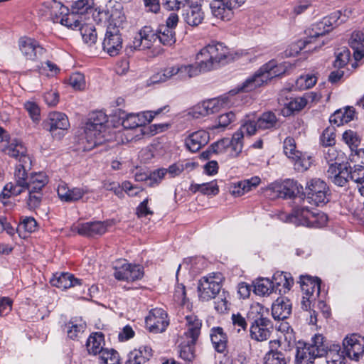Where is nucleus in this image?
I'll use <instances>...</instances> for the list:
<instances>
[{
    "label": "nucleus",
    "instance_id": "44",
    "mask_svg": "<svg viewBox=\"0 0 364 364\" xmlns=\"http://www.w3.org/2000/svg\"><path fill=\"white\" fill-rule=\"evenodd\" d=\"M85 328V323L77 318H71L65 325L68 336L71 339L77 338L84 332Z\"/></svg>",
    "mask_w": 364,
    "mask_h": 364
},
{
    "label": "nucleus",
    "instance_id": "9",
    "mask_svg": "<svg viewBox=\"0 0 364 364\" xmlns=\"http://www.w3.org/2000/svg\"><path fill=\"white\" fill-rule=\"evenodd\" d=\"M328 201L327 184L319 178H314L307 183L304 191L303 203L316 206L323 205Z\"/></svg>",
    "mask_w": 364,
    "mask_h": 364
},
{
    "label": "nucleus",
    "instance_id": "36",
    "mask_svg": "<svg viewBox=\"0 0 364 364\" xmlns=\"http://www.w3.org/2000/svg\"><path fill=\"white\" fill-rule=\"evenodd\" d=\"M152 356V350L149 346H141L134 349L128 355L125 364H144Z\"/></svg>",
    "mask_w": 364,
    "mask_h": 364
},
{
    "label": "nucleus",
    "instance_id": "55",
    "mask_svg": "<svg viewBox=\"0 0 364 364\" xmlns=\"http://www.w3.org/2000/svg\"><path fill=\"white\" fill-rule=\"evenodd\" d=\"M316 82V78L314 75H306L298 77L295 82V86L298 90H306L312 87Z\"/></svg>",
    "mask_w": 364,
    "mask_h": 364
},
{
    "label": "nucleus",
    "instance_id": "35",
    "mask_svg": "<svg viewBox=\"0 0 364 364\" xmlns=\"http://www.w3.org/2000/svg\"><path fill=\"white\" fill-rule=\"evenodd\" d=\"M176 70V78L179 80H188L192 77L197 76L200 72V62L198 61V65L193 64H177L175 65Z\"/></svg>",
    "mask_w": 364,
    "mask_h": 364
},
{
    "label": "nucleus",
    "instance_id": "33",
    "mask_svg": "<svg viewBox=\"0 0 364 364\" xmlns=\"http://www.w3.org/2000/svg\"><path fill=\"white\" fill-rule=\"evenodd\" d=\"M59 198L65 202H73L79 200L85 194V191L80 188L70 189L66 183L61 182L57 189Z\"/></svg>",
    "mask_w": 364,
    "mask_h": 364
},
{
    "label": "nucleus",
    "instance_id": "29",
    "mask_svg": "<svg viewBox=\"0 0 364 364\" xmlns=\"http://www.w3.org/2000/svg\"><path fill=\"white\" fill-rule=\"evenodd\" d=\"M50 284L59 289H67L68 288L80 285V280L75 278L73 274L68 272L56 273L50 279Z\"/></svg>",
    "mask_w": 364,
    "mask_h": 364
},
{
    "label": "nucleus",
    "instance_id": "38",
    "mask_svg": "<svg viewBox=\"0 0 364 364\" xmlns=\"http://www.w3.org/2000/svg\"><path fill=\"white\" fill-rule=\"evenodd\" d=\"M93 357L94 361L99 364L121 363L119 354L114 349L101 348V350Z\"/></svg>",
    "mask_w": 364,
    "mask_h": 364
},
{
    "label": "nucleus",
    "instance_id": "1",
    "mask_svg": "<svg viewBox=\"0 0 364 364\" xmlns=\"http://www.w3.org/2000/svg\"><path fill=\"white\" fill-rule=\"evenodd\" d=\"M31 168L15 169L14 181L6 184L2 195L4 198L18 196L24 190L28 191H42L48 182L45 173H32L29 176L27 171Z\"/></svg>",
    "mask_w": 364,
    "mask_h": 364
},
{
    "label": "nucleus",
    "instance_id": "62",
    "mask_svg": "<svg viewBox=\"0 0 364 364\" xmlns=\"http://www.w3.org/2000/svg\"><path fill=\"white\" fill-rule=\"evenodd\" d=\"M18 229L23 230L28 232H35L37 229V222L33 218L26 217L18 225Z\"/></svg>",
    "mask_w": 364,
    "mask_h": 364
},
{
    "label": "nucleus",
    "instance_id": "58",
    "mask_svg": "<svg viewBox=\"0 0 364 364\" xmlns=\"http://www.w3.org/2000/svg\"><path fill=\"white\" fill-rule=\"evenodd\" d=\"M350 60V52L346 48H343L336 53L334 66L336 68L344 67Z\"/></svg>",
    "mask_w": 364,
    "mask_h": 364
},
{
    "label": "nucleus",
    "instance_id": "52",
    "mask_svg": "<svg viewBox=\"0 0 364 364\" xmlns=\"http://www.w3.org/2000/svg\"><path fill=\"white\" fill-rule=\"evenodd\" d=\"M303 49L306 50V52H311L316 50L314 49L312 46V41L311 40L299 41L296 43H292L289 46V50H287V55H294L301 52Z\"/></svg>",
    "mask_w": 364,
    "mask_h": 364
},
{
    "label": "nucleus",
    "instance_id": "20",
    "mask_svg": "<svg viewBox=\"0 0 364 364\" xmlns=\"http://www.w3.org/2000/svg\"><path fill=\"white\" fill-rule=\"evenodd\" d=\"M158 40L156 31L150 26L143 27L136 35L132 42L134 50H144L150 48Z\"/></svg>",
    "mask_w": 364,
    "mask_h": 364
},
{
    "label": "nucleus",
    "instance_id": "48",
    "mask_svg": "<svg viewBox=\"0 0 364 364\" xmlns=\"http://www.w3.org/2000/svg\"><path fill=\"white\" fill-rule=\"evenodd\" d=\"M72 10L76 16L85 22L90 18L89 11L91 10V5L89 4V0H78L72 6Z\"/></svg>",
    "mask_w": 364,
    "mask_h": 364
},
{
    "label": "nucleus",
    "instance_id": "56",
    "mask_svg": "<svg viewBox=\"0 0 364 364\" xmlns=\"http://www.w3.org/2000/svg\"><path fill=\"white\" fill-rule=\"evenodd\" d=\"M92 18L96 22L98 26H107L109 24V21L110 19V16L108 15V13L104 9L101 8H95L94 11H92Z\"/></svg>",
    "mask_w": 364,
    "mask_h": 364
},
{
    "label": "nucleus",
    "instance_id": "5",
    "mask_svg": "<svg viewBox=\"0 0 364 364\" xmlns=\"http://www.w3.org/2000/svg\"><path fill=\"white\" fill-rule=\"evenodd\" d=\"M350 13V11L345 10L344 14H342L340 11H336L328 16L324 17L321 21L313 24L307 30L306 33L308 35L307 40L312 41L314 49L316 50L323 46L326 41V39L321 40L320 38H323L331 29V27L333 25H338L345 22L349 17Z\"/></svg>",
    "mask_w": 364,
    "mask_h": 364
},
{
    "label": "nucleus",
    "instance_id": "53",
    "mask_svg": "<svg viewBox=\"0 0 364 364\" xmlns=\"http://www.w3.org/2000/svg\"><path fill=\"white\" fill-rule=\"evenodd\" d=\"M264 364H287V360L282 352L271 350L265 355Z\"/></svg>",
    "mask_w": 364,
    "mask_h": 364
},
{
    "label": "nucleus",
    "instance_id": "21",
    "mask_svg": "<svg viewBox=\"0 0 364 364\" xmlns=\"http://www.w3.org/2000/svg\"><path fill=\"white\" fill-rule=\"evenodd\" d=\"M343 140L350 147L352 153L350 159L355 163L363 164L364 149H358L360 144V139L356 132L352 130L346 131L343 134Z\"/></svg>",
    "mask_w": 364,
    "mask_h": 364
},
{
    "label": "nucleus",
    "instance_id": "26",
    "mask_svg": "<svg viewBox=\"0 0 364 364\" xmlns=\"http://www.w3.org/2000/svg\"><path fill=\"white\" fill-rule=\"evenodd\" d=\"M213 15L223 21H230L233 16V7L227 0H213L210 3Z\"/></svg>",
    "mask_w": 364,
    "mask_h": 364
},
{
    "label": "nucleus",
    "instance_id": "22",
    "mask_svg": "<svg viewBox=\"0 0 364 364\" xmlns=\"http://www.w3.org/2000/svg\"><path fill=\"white\" fill-rule=\"evenodd\" d=\"M327 178L338 186H344L349 180V168L338 162L331 164L326 171Z\"/></svg>",
    "mask_w": 364,
    "mask_h": 364
},
{
    "label": "nucleus",
    "instance_id": "64",
    "mask_svg": "<svg viewBox=\"0 0 364 364\" xmlns=\"http://www.w3.org/2000/svg\"><path fill=\"white\" fill-rule=\"evenodd\" d=\"M321 140L323 146H333L336 143V134L332 129L327 128L323 131Z\"/></svg>",
    "mask_w": 364,
    "mask_h": 364
},
{
    "label": "nucleus",
    "instance_id": "47",
    "mask_svg": "<svg viewBox=\"0 0 364 364\" xmlns=\"http://www.w3.org/2000/svg\"><path fill=\"white\" fill-rule=\"evenodd\" d=\"M157 38L164 46H172L176 42L175 32L173 29L159 26L156 31Z\"/></svg>",
    "mask_w": 364,
    "mask_h": 364
},
{
    "label": "nucleus",
    "instance_id": "43",
    "mask_svg": "<svg viewBox=\"0 0 364 364\" xmlns=\"http://www.w3.org/2000/svg\"><path fill=\"white\" fill-rule=\"evenodd\" d=\"M206 115H210L219 112L222 108L225 107L228 103V97H221L208 100L200 102Z\"/></svg>",
    "mask_w": 364,
    "mask_h": 364
},
{
    "label": "nucleus",
    "instance_id": "45",
    "mask_svg": "<svg viewBox=\"0 0 364 364\" xmlns=\"http://www.w3.org/2000/svg\"><path fill=\"white\" fill-rule=\"evenodd\" d=\"M210 339L215 349L223 353L226 348L227 337L220 327L213 328L211 330Z\"/></svg>",
    "mask_w": 364,
    "mask_h": 364
},
{
    "label": "nucleus",
    "instance_id": "11",
    "mask_svg": "<svg viewBox=\"0 0 364 364\" xmlns=\"http://www.w3.org/2000/svg\"><path fill=\"white\" fill-rule=\"evenodd\" d=\"M18 48L26 63H36L46 53V49L34 38L23 36L18 40Z\"/></svg>",
    "mask_w": 364,
    "mask_h": 364
},
{
    "label": "nucleus",
    "instance_id": "51",
    "mask_svg": "<svg viewBox=\"0 0 364 364\" xmlns=\"http://www.w3.org/2000/svg\"><path fill=\"white\" fill-rule=\"evenodd\" d=\"M176 70L175 65L168 66L153 75L151 77L150 80L152 83L165 82L173 77H176Z\"/></svg>",
    "mask_w": 364,
    "mask_h": 364
},
{
    "label": "nucleus",
    "instance_id": "59",
    "mask_svg": "<svg viewBox=\"0 0 364 364\" xmlns=\"http://www.w3.org/2000/svg\"><path fill=\"white\" fill-rule=\"evenodd\" d=\"M105 338L102 332L92 333V356L95 355L101 348H105Z\"/></svg>",
    "mask_w": 364,
    "mask_h": 364
},
{
    "label": "nucleus",
    "instance_id": "4",
    "mask_svg": "<svg viewBox=\"0 0 364 364\" xmlns=\"http://www.w3.org/2000/svg\"><path fill=\"white\" fill-rule=\"evenodd\" d=\"M196 58L200 62L202 71L207 72L219 65L228 63L232 56L227 46L222 43H216L204 47L197 55Z\"/></svg>",
    "mask_w": 364,
    "mask_h": 364
},
{
    "label": "nucleus",
    "instance_id": "3",
    "mask_svg": "<svg viewBox=\"0 0 364 364\" xmlns=\"http://www.w3.org/2000/svg\"><path fill=\"white\" fill-rule=\"evenodd\" d=\"M125 22L126 16L122 11L115 9L112 11L102 43L103 50L110 56H117L122 50V38L119 29Z\"/></svg>",
    "mask_w": 364,
    "mask_h": 364
},
{
    "label": "nucleus",
    "instance_id": "40",
    "mask_svg": "<svg viewBox=\"0 0 364 364\" xmlns=\"http://www.w3.org/2000/svg\"><path fill=\"white\" fill-rule=\"evenodd\" d=\"M350 46L353 50V55L356 60L364 57V33L363 31H355L352 33Z\"/></svg>",
    "mask_w": 364,
    "mask_h": 364
},
{
    "label": "nucleus",
    "instance_id": "14",
    "mask_svg": "<svg viewBox=\"0 0 364 364\" xmlns=\"http://www.w3.org/2000/svg\"><path fill=\"white\" fill-rule=\"evenodd\" d=\"M114 276L117 280L135 281L142 278L144 272L139 265H132L125 259H118L114 263Z\"/></svg>",
    "mask_w": 364,
    "mask_h": 364
},
{
    "label": "nucleus",
    "instance_id": "18",
    "mask_svg": "<svg viewBox=\"0 0 364 364\" xmlns=\"http://www.w3.org/2000/svg\"><path fill=\"white\" fill-rule=\"evenodd\" d=\"M167 314L162 309H154L149 312L145 322L146 326L150 332L158 333L165 331L168 325Z\"/></svg>",
    "mask_w": 364,
    "mask_h": 364
},
{
    "label": "nucleus",
    "instance_id": "41",
    "mask_svg": "<svg viewBox=\"0 0 364 364\" xmlns=\"http://www.w3.org/2000/svg\"><path fill=\"white\" fill-rule=\"evenodd\" d=\"M354 116L355 109L353 107H346L336 111L330 117L329 121L331 124L341 126L353 120Z\"/></svg>",
    "mask_w": 364,
    "mask_h": 364
},
{
    "label": "nucleus",
    "instance_id": "37",
    "mask_svg": "<svg viewBox=\"0 0 364 364\" xmlns=\"http://www.w3.org/2000/svg\"><path fill=\"white\" fill-rule=\"evenodd\" d=\"M325 352L327 364H346L345 352L338 344H332L329 347L325 344Z\"/></svg>",
    "mask_w": 364,
    "mask_h": 364
},
{
    "label": "nucleus",
    "instance_id": "54",
    "mask_svg": "<svg viewBox=\"0 0 364 364\" xmlns=\"http://www.w3.org/2000/svg\"><path fill=\"white\" fill-rule=\"evenodd\" d=\"M76 136L78 142L84 144L85 142L90 144L91 140V122L87 119L82 125L79 127L76 132Z\"/></svg>",
    "mask_w": 364,
    "mask_h": 364
},
{
    "label": "nucleus",
    "instance_id": "6",
    "mask_svg": "<svg viewBox=\"0 0 364 364\" xmlns=\"http://www.w3.org/2000/svg\"><path fill=\"white\" fill-rule=\"evenodd\" d=\"M287 66L285 63L277 64L274 60L263 65L252 76L243 83L241 90L250 92L267 82L269 80L284 74Z\"/></svg>",
    "mask_w": 364,
    "mask_h": 364
},
{
    "label": "nucleus",
    "instance_id": "57",
    "mask_svg": "<svg viewBox=\"0 0 364 364\" xmlns=\"http://www.w3.org/2000/svg\"><path fill=\"white\" fill-rule=\"evenodd\" d=\"M36 69L41 73L46 74L48 76H53L57 74L60 70L55 64L49 60L41 63V65H37Z\"/></svg>",
    "mask_w": 364,
    "mask_h": 364
},
{
    "label": "nucleus",
    "instance_id": "34",
    "mask_svg": "<svg viewBox=\"0 0 364 364\" xmlns=\"http://www.w3.org/2000/svg\"><path fill=\"white\" fill-rule=\"evenodd\" d=\"M271 281L274 286V291H278L280 294L289 291L294 284L290 274L287 272H276Z\"/></svg>",
    "mask_w": 364,
    "mask_h": 364
},
{
    "label": "nucleus",
    "instance_id": "42",
    "mask_svg": "<svg viewBox=\"0 0 364 364\" xmlns=\"http://www.w3.org/2000/svg\"><path fill=\"white\" fill-rule=\"evenodd\" d=\"M148 124V120L144 112L137 114H128L122 121V126L125 129H134Z\"/></svg>",
    "mask_w": 364,
    "mask_h": 364
},
{
    "label": "nucleus",
    "instance_id": "32",
    "mask_svg": "<svg viewBox=\"0 0 364 364\" xmlns=\"http://www.w3.org/2000/svg\"><path fill=\"white\" fill-rule=\"evenodd\" d=\"M300 284L303 294L317 298L320 294L321 280L309 276H301Z\"/></svg>",
    "mask_w": 364,
    "mask_h": 364
},
{
    "label": "nucleus",
    "instance_id": "28",
    "mask_svg": "<svg viewBox=\"0 0 364 364\" xmlns=\"http://www.w3.org/2000/svg\"><path fill=\"white\" fill-rule=\"evenodd\" d=\"M258 129L257 121L251 119L245 120V122L240 126V129L235 132L233 135L235 136L236 149L241 147L243 148V139L245 134L247 136L254 135Z\"/></svg>",
    "mask_w": 364,
    "mask_h": 364
},
{
    "label": "nucleus",
    "instance_id": "7",
    "mask_svg": "<svg viewBox=\"0 0 364 364\" xmlns=\"http://www.w3.org/2000/svg\"><path fill=\"white\" fill-rule=\"evenodd\" d=\"M325 353L324 337L321 334H316L309 343H298L295 364H314L315 360L324 356Z\"/></svg>",
    "mask_w": 364,
    "mask_h": 364
},
{
    "label": "nucleus",
    "instance_id": "25",
    "mask_svg": "<svg viewBox=\"0 0 364 364\" xmlns=\"http://www.w3.org/2000/svg\"><path fill=\"white\" fill-rule=\"evenodd\" d=\"M209 139L208 132L204 130H198L189 134L186 139L185 144L189 151L196 152L206 145Z\"/></svg>",
    "mask_w": 364,
    "mask_h": 364
},
{
    "label": "nucleus",
    "instance_id": "13",
    "mask_svg": "<svg viewBox=\"0 0 364 364\" xmlns=\"http://www.w3.org/2000/svg\"><path fill=\"white\" fill-rule=\"evenodd\" d=\"M346 355L352 360L358 361L364 357V336L359 333L347 335L343 341Z\"/></svg>",
    "mask_w": 364,
    "mask_h": 364
},
{
    "label": "nucleus",
    "instance_id": "49",
    "mask_svg": "<svg viewBox=\"0 0 364 364\" xmlns=\"http://www.w3.org/2000/svg\"><path fill=\"white\" fill-rule=\"evenodd\" d=\"M47 9H50L48 20L53 23H58L63 14L68 12V9L63 6L60 2L52 0Z\"/></svg>",
    "mask_w": 364,
    "mask_h": 364
},
{
    "label": "nucleus",
    "instance_id": "30",
    "mask_svg": "<svg viewBox=\"0 0 364 364\" xmlns=\"http://www.w3.org/2000/svg\"><path fill=\"white\" fill-rule=\"evenodd\" d=\"M291 312V304L287 299L278 298L272 306V314L276 320L287 318Z\"/></svg>",
    "mask_w": 364,
    "mask_h": 364
},
{
    "label": "nucleus",
    "instance_id": "17",
    "mask_svg": "<svg viewBox=\"0 0 364 364\" xmlns=\"http://www.w3.org/2000/svg\"><path fill=\"white\" fill-rule=\"evenodd\" d=\"M59 23L72 29L79 28L82 39L85 43H88L91 40V28L89 23L84 22L74 12L63 14Z\"/></svg>",
    "mask_w": 364,
    "mask_h": 364
},
{
    "label": "nucleus",
    "instance_id": "60",
    "mask_svg": "<svg viewBox=\"0 0 364 364\" xmlns=\"http://www.w3.org/2000/svg\"><path fill=\"white\" fill-rule=\"evenodd\" d=\"M232 323L235 329L239 333L245 331L247 326V321L240 313L232 314L231 316Z\"/></svg>",
    "mask_w": 364,
    "mask_h": 364
},
{
    "label": "nucleus",
    "instance_id": "46",
    "mask_svg": "<svg viewBox=\"0 0 364 364\" xmlns=\"http://www.w3.org/2000/svg\"><path fill=\"white\" fill-rule=\"evenodd\" d=\"M257 121L259 129L277 128L278 126V119L272 112H264Z\"/></svg>",
    "mask_w": 364,
    "mask_h": 364
},
{
    "label": "nucleus",
    "instance_id": "8",
    "mask_svg": "<svg viewBox=\"0 0 364 364\" xmlns=\"http://www.w3.org/2000/svg\"><path fill=\"white\" fill-rule=\"evenodd\" d=\"M223 280L224 277L220 272H212L203 277L198 285L199 299L208 301L215 298L220 291Z\"/></svg>",
    "mask_w": 364,
    "mask_h": 364
},
{
    "label": "nucleus",
    "instance_id": "19",
    "mask_svg": "<svg viewBox=\"0 0 364 364\" xmlns=\"http://www.w3.org/2000/svg\"><path fill=\"white\" fill-rule=\"evenodd\" d=\"M273 329L271 321L263 316H260L252 323L250 326V337L259 342L267 341Z\"/></svg>",
    "mask_w": 364,
    "mask_h": 364
},
{
    "label": "nucleus",
    "instance_id": "27",
    "mask_svg": "<svg viewBox=\"0 0 364 364\" xmlns=\"http://www.w3.org/2000/svg\"><path fill=\"white\" fill-rule=\"evenodd\" d=\"M272 189L277 193L279 197L282 198H293L299 192V186L294 180H286L282 183H275Z\"/></svg>",
    "mask_w": 364,
    "mask_h": 364
},
{
    "label": "nucleus",
    "instance_id": "63",
    "mask_svg": "<svg viewBox=\"0 0 364 364\" xmlns=\"http://www.w3.org/2000/svg\"><path fill=\"white\" fill-rule=\"evenodd\" d=\"M24 107L28 112L31 118L34 122H38L40 120V108L33 102H26L24 104Z\"/></svg>",
    "mask_w": 364,
    "mask_h": 364
},
{
    "label": "nucleus",
    "instance_id": "10",
    "mask_svg": "<svg viewBox=\"0 0 364 364\" xmlns=\"http://www.w3.org/2000/svg\"><path fill=\"white\" fill-rule=\"evenodd\" d=\"M283 149L284 154L294 162L296 171L303 172L311 166V157L296 149V143L293 138L287 137L284 139Z\"/></svg>",
    "mask_w": 364,
    "mask_h": 364
},
{
    "label": "nucleus",
    "instance_id": "24",
    "mask_svg": "<svg viewBox=\"0 0 364 364\" xmlns=\"http://www.w3.org/2000/svg\"><path fill=\"white\" fill-rule=\"evenodd\" d=\"M202 323L197 316L191 314L185 317V331L181 339H191V342H196L201 328Z\"/></svg>",
    "mask_w": 364,
    "mask_h": 364
},
{
    "label": "nucleus",
    "instance_id": "61",
    "mask_svg": "<svg viewBox=\"0 0 364 364\" xmlns=\"http://www.w3.org/2000/svg\"><path fill=\"white\" fill-rule=\"evenodd\" d=\"M42 196V191H28L27 205L30 209H35L40 205Z\"/></svg>",
    "mask_w": 364,
    "mask_h": 364
},
{
    "label": "nucleus",
    "instance_id": "39",
    "mask_svg": "<svg viewBox=\"0 0 364 364\" xmlns=\"http://www.w3.org/2000/svg\"><path fill=\"white\" fill-rule=\"evenodd\" d=\"M196 342H191V339H181L178 346L179 356L186 364H191L196 358Z\"/></svg>",
    "mask_w": 364,
    "mask_h": 364
},
{
    "label": "nucleus",
    "instance_id": "31",
    "mask_svg": "<svg viewBox=\"0 0 364 364\" xmlns=\"http://www.w3.org/2000/svg\"><path fill=\"white\" fill-rule=\"evenodd\" d=\"M304 205L293 210L289 216V220L296 225L309 227L311 220H314V211L310 210Z\"/></svg>",
    "mask_w": 364,
    "mask_h": 364
},
{
    "label": "nucleus",
    "instance_id": "12",
    "mask_svg": "<svg viewBox=\"0 0 364 364\" xmlns=\"http://www.w3.org/2000/svg\"><path fill=\"white\" fill-rule=\"evenodd\" d=\"M235 136L232 135L231 139L224 138L213 143L206 151L201 154V156L205 159H208L212 154H226L231 158L237 157L242 151L241 147L236 149Z\"/></svg>",
    "mask_w": 364,
    "mask_h": 364
},
{
    "label": "nucleus",
    "instance_id": "23",
    "mask_svg": "<svg viewBox=\"0 0 364 364\" xmlns=\"http://www.w3.org/2000/svg\"><path fill=\"white\" fill-rule=\"evenodd\" d=\"M183 19L191 26H198L204 20L205 14L198 1L189 4L183 14Z\"/></svg>",
    "mask_w": 364,
    "mask_h": 364
},
{
    "label": "nucleus",
    "instance_id": "16",
    "mask_svg": "<svg viewBox=\"0 0 364 364\" xmlns=\"http://www.w3.org/2000/svg\"><path fill=\"white\" fill-rule=\"evenodd\" d=\"M5 151L9 156L18 160L16 169L31 168V159L27 154L26 147L21 141L14 139L11 141L5 149Z\"/></svg>",
    "mask_w": 364,
    "mask_h": 364
},
{
    "label": "nucleus",
    "instance_id": "15",
    "mask_svg": "<svg viewBox=\"0 0 364 364\" xmlns=\"http://www.w3.org/2000/svg\"><path fill=\"white\" fill-rule=\"evenodd\" d=\"M45 127L53 137L60 139L70 127V122L64 113L53 112L49 113L48 119L45 122Z\"/></svg>",
    "mask_w": 364,
    "mask_h": 364
},
{
    "label": "nucleus",
    "instance_id": "2",
    "mask_svg": "<svg viewBox=\"0 0 364 364\" xmlns=\"http://www.w3.org/2000/svg\"><path fill=\"white\" fill-rule=\"evenodd\" d=\"M107 123L108 118L104 112H92V148L106 141H115L117 144H124L133 140V137L129 138L124 131L113 133Z\"/></svg>",
    "mask_w": 364,
    "mask_h": 364
},
{
    "label": "nucleus",
    "instance_id": "50",
    "mask_svg": "<svg viewBox=\"0 0 364 364\" xmlns=\"http://www.w3.org/2000/svg\"><path fill=\"white\" fill-rule=\"evenodd\" d=\"M254 291L258 295L268 296L274 291V286L269 279H259L255 283Z\"/></svg>",
    "mask_w": 364,
    "mask_h": 364
}]
</instances>
